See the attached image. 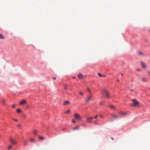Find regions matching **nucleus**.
Instances as JSON below:
<instances>
[{"label":"nucleus","instance_id":"f257e3e1","mask_svg":"<svg viewBox=\"0 0 150 150\" xmlns=\"http://www.w3.org/2000/svg\"><path fill=\"white\" fill-rule=\"evenodd\" d=\"M74 117L77 121H80L81 120V116L77 113L75 114L74 115Z\"/></svg>","mask_w":150,"mask_h":150},{"label":"nucleus","instance_id":"f03ea898","mask_svg":"<svg viewBox=\"0 0 150 150\" xmlns=\"http://www.w3.org/2000/svg\"><path fill=\"white\" fill-rule=\"evenodd\" d=\"M103 91L107 98H110L109 93L108 91H106L105 89H104Z\"/></svg>","mask_w":150,"mask_h":150},{"label":"nucleus","instance_id":"7ed1b4c3","mask_svg":"<svg viewBox=\"0 0 150 150\" xmlns=\"http://www.w3.org/2000/svg\"><path fill=\"white\" fill-rule=\"evenodd\" d=\"M93 96L92 95H90L88 96L86 98L85 101L86 103L89 102Z\"/></svg>","mask_w":150,"mask_h":150},{"label":"nucleus","instance_id":"20e7f679","mask_svg":"<svg viewBox=\"0 0 150 150\" xmlns=\"http://www.w3.org/2000/svg\"><path fill=\"white\" fill-rule=\"evenodd\" d=\"M10 141L11 143L13 145H16L17 143L16 141L12 139L11 137H10Z\"/></svg>","mask_w":150,"mask_h":150},{"label":"nucleus","instance_id":"39448f33","mask_svg":"<svg viewBox=\"0 0 150 150\" xmlns=\"http://www.w3.org/2000/svg\"><path fill=\"white\" fill-rule=\"evenodd\" d=\"M132 100L134 106H137L139 105V102L136 100L135 99H133Z\"/></svg>","mask_w":150,"mask_h":150},{"label":"nucleus","instance_id":"423d86ee","mask_svg":"<svg viewBox=\"0 0 150 150\" xmlns=\"http://www.w3.org/2000/svg\"><path fill=\"white\" fill-rule=\"evenodd\" d=\"M141 81L142 82H146L147 81L146 78L144 76L142 77L141 78Z\"/></svg>","mask_w":150,"mask_h":150},{"label":"nucleus","instance_id":"0eeeda50","mask_svg":"<svg viewBox=\"0 0 150 150\" xmlns=\"http://www.w3.org/2000/svg\"><path fill=\"white\" fill-rule=\"evenodd\" d=\"M26 103H27V102L26 101V100H22V101H21L19 103H20V105H23L25 104Z\"/></svg>","mask_w":150,"mask_h":150},{"label":"nucleus","instance_id":"6e6552de","mask_svg":"<svg viewBox=\"0 0 150 150\" xmlns=\"http://www.w3.org/2000/svg\"><path fill=\"white\" fill-rule=\"evenodd\" d=\"M111 116L112 117H113L115 119H118L119 118V117L118 116L115 114H112L111 115Z\"/></svg>","mask_w":150,"mask_h":150},{"label":"nucleus","instance_id":"1a4fd4ad","mask_svg":"<svg viewBox=\"0 0 150 150\" xmlns=\"http://www.w3.org/2000/svg\"><path fill=\"white\" fill-rule=\"evenodd\" d=\"M93 119V117H91L87 118V120L88 122L91 123L92 122L91 120Z\"/></svg>","mask_w":150,"mask_h":150},{"label":"nucleus","instance_id":"9d476101","mask_svg":"<svg viewBox=\"0 0 150 150\" xmlns=\"http://www.w3.org/2000/svg\"><path fill=\"white\" fill-rule=\"evenodd\" d=\"M141 64L142 68H146V66L144 62H141Z\"/></svg>","mask_w":150,"mask_h":150},{"label":"nucleus","instance_id":"9b49d317","mask_svg":"<svg viewBox=\"0 0 150 150\" xmlns=\"http://www.w3.org/2000/svg\"><path fill=\"white\" fill-rule=\"evenodd\" d=\"M79 128V126H76L75 127H73L72 128V130L74 131H75L76 130H78V129Z\"/></svg>","mask_w":150,"mask_h":150},{"label":"nucleus","instance_id":"f8f14e48","mask_svg":"<svg viewBox=\"0 0 150 150\" xmlns=\"http://www.w3.org/2000/svg\"><path fill=\"white\" fill-rule=\"evenodd\" d=\"M118 112L120 114L122 115H125L127 114L126 112H123L121 111H119Z\"/></svg>","mask_w":150,"mask_h":150},{"label":"nucleus","instance_id":"ddd939ff","mask_svg":"<svg viewBox=\"0 0 150 150\" xmlns=\"http://www.w3.org/2000/svg\"><path fill=\"white\" fill-rule=\"evenodd\" d=\"M78 78L80 79H81L83 78V76L82 75V74H79L78 75Z\"/></svg>","mask_w":150,"mask_h":150},{"label":"nucleus","instance_id":"4468645a","mask_svg":"<svg viewBox=\"0 0 150 150\" xmlns=\"http://www.w3.org/2000/svg\"><path fill=\"white\" fill-rule=\"evenodd\" d=\"M1 102L4 105H5L6 101L5 99H3L1 100Z\"/></svg>","mask_w":150,"mask_h":150},{"label":"nucleus","instance_id":"2eb2a0df","mask_svg":"<svg viewBox=\"0 0 150 150\" xmlns=\"http://www.w3.org/2000/svg\"><path fill=\"white\" fill-rule=\"evenodd\" d=\"M69 101H66L64 102V103H63V105H66L68 104L69 103Z\"/></svg>","mask_w":150,"mask_h":150},{"label":"nucleus","instance_id":"dca6fc26","mask_svg":"<svg viewBox=\"0 0 150 150\" xmlns=\"http://www.w3.org/2000/svg\"><path fill=\"white\" fill-rule=\"evenodd\" d=\"M35 141V139L34 138H31L30 139V141L31 142H34Z\"/></svg>","mask_w":150,"mask_h":150},{"label":"nucleus","instance_id":"f3484780","mask_svg":"<svg viewBox=\"0 0 150 150\" xmlns=\"http://www.w3.org/2000/svg\"><path fill=\"white\" fill-rule=\"evenodd\" d=\"M138 53L139 54V55H144V53L142 52L141 51L139 52Z\"/></svg>","mask_w":150,"mask_h":150},{"label":"nucleus","instance_id":"a211bd4d","mask_svg":"<svg viewBox=\"0 0 150 150\" xmlns=\"http://www.w3.org/2000/svg\"><path fill=\"white\" fill-rule=\"evenodd\" d=\"M4 39V38L3 36V35L1 34H0V39Z\"/></svg>","mask_w":150,"mask_h":150},{"label":"nucleus","instance_id":"6ab92c4d","mask_svg":"<svg viewBox=\"0 0 150 150\" xmlns=\"http://www.w3.org/2000/svg\"><path fill=\"white\" fill-rule=\"evenodd\" d=\"M94 123L96 125H99V123L98 122L97 120H96L94 122Z\"/></svg>","mask_w":150,"mask_h":150},{"label":"nucleus","instance_id":"aec40b11","mask_svg":"<svg viewBox=\"0 0 150 150\" xmlns=\"http://www.w3.org/2000/svg\"><path fill=\"white\" fill-rule=\"evenodd\" d=\"M109 107L112 109H115V107L112 105L109 106Z\"/></svg>","mask_w":150,"mask_h":150},{"label":"nucleus","instance_id":"412c9836","mask_svg":"<svg viewBox=\"0 0 150 150\" xmlns=\"http://www.w3.org/2000/svg\"><path fill=\"white\" fill-rule=\"evenodd\" d=\"M16 112L18 113H19L21 112V110L19 109H17L16 110Z\"/></svg>","mask_w":150,"mask_h":150},{"label":"nucleus","instance_id":"4be33fe9","mask_svg":"<svg viewBox=\"0 0 150 150\" xmlns=\"http://www.w3.org/2000/svg\"><path fill=\"white\" fill-rule=\"evenodd\" d=\"M39 138L40 139L42 140H43L45 139V138L44 137L42 136L39 137Z\"/></svg>","mask_w":150,"mask_h":150},{"label":"nucleus","instance_id":"5701e85b","mask_svg":"<svg viewBox=\"0 0 150 150\" xmlns=\"http://www.w3.org/2000/svg\"><path fill=\"white\" fill-rule=\"evenodd\" d=\"M98 75L100 77H103V75H102V74L100 73H97Z\"/></svg>","mask_w":150,"mask_h":150},{"label":"nucleus","instance_id":"b1692460","mask_svg":"<svg viewBox=\"0 0 150 150\" xmlns=\"http://www.w3.org/2000/svg\"><path fill=\"white\" fill-rule=\"evenodd\" d=\"M70 110H68L66 111L65 113L67 114H69L70 113Z\"/></svg>","mask_w":150,"mask_h":150},{"label":"nucleus","instance_id":"393cba45","mask_svg":"<svg viewBox=\"0 0 150 150\" xmlns=\"http://www.w3.org/2000/svg\"><path fill=\"white\" fill-rule=\"evenodd\" d=\"M12 146L11 145H9L8 147L7 148V149L10 150L12 148Z\"/></svg>","mask_w":150,"mask_h":150},{"label":"nucleus","instance_id":"a878e982","mask_svg":"<svg viewBox=\"0 0 150 150\" xmlns=\"http://www.w3.org/2000/svg\"><path fill=\"white\" fill-rule=\"evenodd\" d=\"M100 104L101 106H102L104 105L102 101L100 102Z\"/></svg>","mask_w":150,"mask_h":150},{"label":"nucleus","instance_id":"bb28decb","mask_svg":"<svg viewBox=\"0 0 150 150\" xmlns=\"http://www.w3.org/2000/svg\"><path fill=\"white\" fill-rule=\"evenodd\" d=\"M87 90L88 91V92H89L90 93L91 92V90L88 87L87 88Z\"/></svg>","mask_w":150,"mask_h":150},{"label":"nucleus","instance_id":"cd10ccee","mask_svg":"<svg viewBox=\"0 0 150 150\" xmlns=\"http://www.w3.org/2000/svg\"><path fill=\"white\" fill-rule=\"evenodd\" d=\"M72 121L73 122V123H76V122L75 121V119H73L72 120Z\"/></svg>","mask_w":150,"mask_h":150},{"label":"nucleus","instance_id":"c85d7f7f","mask_svg":"<svg viewBox=\"0 0 150 150\" xmlns=\"http://www.w3.org/2000/svg\"><path fill=\"white\" fill-rule=\"evenodd\" d=\"M64 88L65 90L67 89V86L66 85H65L64 86Z\"/></svg>","mask_w":150,"mask_h":150},{"label":"nucleus","instance_id":"c756f323","mask_svg":"<svg viewBox=\"0 0 150 150\" xmlns=\"http://www.w3.org/2000/svg\"><path fill=\"white\" fill-rule=\"evenodd\" d=\"M147 73L149 75V76H150V70H149L147 71Z\"/></svg>","mask_w":150,"mask_h":150},{"label":"nucleus","instance_id":"7c9ffc66","mask_svg":"<svg viewBox=\"0 0 150 150\" xmlns=\"http://www.w3.org/2000/svg\"><path fill=\"white\" fill-rule=\"evenodd\" d=\"M33 133L35 134L36 133H37V131L36 130H33Z\"/></svg>","mask_w":150,"mask_h":150},{"label":"nucleus","instance_id":"2f4dec72","mask_svg":"<svg viewBox=\"0 0 150 150\" xmlns=\"http://www.w3.org/2000/svg\"><path fill=\"white\" fill-rule=\"evenodd\" d=\"M136 71H139V72H140L141 71V69H136Z\"/></svg>","mask_w":150,"mask_h":150},{"label":"nucleus","instance_id":"473e14b6","mask_svg":"<svg viewBox=\"0 0 150 150\" xmlns=\"http://www.w3.org/2000/svg\"><path fill=\"white\" fill-rule=\"evenodd\" d=\"M79 94L81 95L82 96H83V94L81 91H80L79 93Z\"/></svg>","mask_w":150,"mask_h":150},{"label":"nucleus","instance_id":"72a5a7b5","mask_svg":"<svg viewBox=\"0 0 150 150\" xmlns=\"http://www.w3.org/2000/svg\"><path fill=\"white\" fill-rule=\"evenodd\" d=\"M12 119L13 120H14L16 122H17L18 121V120L17 119H15L14 118H12Z\"/></svg>","mask_w":150,"mask_h":150},{"label":"nucleus","instance_id":"f704fd0d","mask_svg":"<svg viewBox=\"0 0 150 150\" xmlns=\"http://www.w3.org/2000/svg\"><path fill=\"white\" fill-rule=\"evenodd\" d=\"M98 117V115H96L94 116V118L96 119H97Z\"/></svg>","mask_w":150,"mask_h":150},{"label":"nucleus","instance_id":"c9c22d12","mask_svg":"<svg viewBox=\"0 0 150 150\" xmlns=\"http://www.w3.org/2000/svg\"><path fill=\"white\" fill-rule=\"evenodd\" d=\"M15 106H16V105H12V107L13 108H15Z\"/></svg>","mask_w":150,"mask_h":150},{"label":"nucleus","instance_id":"e433bc0d","mask_svg":"<svg viewBox=\"0 0 150 150\" xmlns=\"http://www.w3.org/2000/svg\"><path fill=\"white\" fill-rule=\"evenodd\" d=\"M24 143L25 144H26L27 143V141L26 140H25L24 141Z\"/></svg>","mask_w":150,"mask_h":150},{"label":"nucleus","instance_id":"4c0bfd02","mask_svg":"<svg viewBox=\"0 0 150 150\" xmlns=\"http://www.w3.org/2000/svg\"><path fill=\"white\" fill-rule=\"evenodd\" d=\"M53 79L54 80H55L56 79V78L55 77H53Z\"/></svg>","mask_w":150,"mask_h":150},{"label":"nucleus","instance_id":"58836bf2","mask_svg":"<svg viewBox=\"0 0 150 150\" xmlns=\"http://www.w3.org/2000/svg\"><path fill=\"white\" fill-rule=\"evenodd\" d=\"M131 91L133 92L134 91V90H133L132 89L131 90Z\"/></svg>","mask_w":150,"mask_h":150},{"label":"nucleus","instance_id":"ea45409f","mask_svg":"<svg viewBox=\"0 0 150 150\" xmlns=\"http://www.w3.org/2000/svg\"><path fill=\"white\" fill-rule=\"evenodd\" d=\"M20 126H21V125H18V127H20Z\"/></svg>","mask_w":150,"mask_h":150},{"label":"nucleus","instance_id":"a19ab883","mask_svg":"<svg viewBox=\"0 0 150 150\" xmlns=\"http://www.w3.org/2000/svg\"><path fill=\"white\" fill-rule=\"evenodd\" d=\"M100 117H103V116L102 115H100Z\"/></svg>","mask_w":150,"mask_h":150},{"label":"nucleus","instance_id":"79ce46f5","mask_svg":"<svg viewBox=\"0 0 150 150\" xmlns=\"http://www.w3.org/2000/svg\"><path fill=\"white\" fill-rule=\"evenodd\" d=\"M121 75L122 76H123V74H122V73H121Z\"/></svg>","mask_w":150,"mask_h":150},{"label":"nucleus","instance_id":"37998d69","mask_svg":"<svg viewBox=\"0 0 150 150\" xmlns=\"http://www.w3.org/2000/svg\"><path fill=\"white\" fill-rule=\"evenodd\" d=\"M111 139L112 140H113V139H114L112 137H111Z\"/></svg>","mask_w":150,"mask_h":150},{"label":"nucleus","instance_id":"c03bdc74","mask_svg":"<svg viewBox=\"0 0 150 150\" xmlns=\"http://www.w3.org/2000/svg\"><path fill=\"white\" fill-rule=\"evenodd\" d=\"M103 77H105V75H103Z\"/></svg>","mask_w":150,"mask_h":150},{"label":"nucleus","instance_id":"a18cd8bd","mask_svg":"<svg viewBox=\"0 0 150 150\" xmlns=\"http://www.w3.org/2000/svg\"><path fill=\"white\" fill-rule=\"evenodd\" d=\"M117 81H119V80L118 79H117Z\"/></svg>","mask_w":150,"mask_h":150},{"label":"nucleus","instance_id":"49530a36","mask_svg":"<svg viewBox=\"0 0 150 150\" xmlns=\"http://www.w3.org/2000/svg\"><path fill=\"white\" fill-rule=\"evenodd\" d=\"M149 31H150V28L149 29Z\"/></svg>","mask_w":150,"mask_h":150}]
</instances>
